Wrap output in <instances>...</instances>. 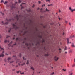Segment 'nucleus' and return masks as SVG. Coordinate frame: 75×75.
Segmentation results:
<instances>
[{
    "label": "nucleus",
    "instance_id": "c9c22d12",
    "mask_svg": "<svg viewBox=\"0 0 75 75\" xmlns=\"http://www.w3.org/2000/svg\"><path fill=\"white\" fill-rule=\"evenodd\" d=\"M18 40V38H16V41H17V40Z\"/></svg>",
    "mask_w": 75,
    "mask_h": 75
},
{
    "label": "nucleus",
    "instance_id": "864d4df0",
    "mask_svg": "<svg viewBox=\"0 0 75 75\" xmlns=\"http://www.w3.org/2000/svg\"><path fill=\"white\" fill-rule=\"evenodd\" d=\"M67 23H68V21H66V23L67 24Z\"/></svg>",
    "mask_w": 75,
    "mask_h": 75
},
{
    "label": "nucleus",
    "instance_id": "a18cd8bd",
    "mask_svg": "<svg viewBox=\"0 0 75 75\" xmlns=\"http://www.w3.org/2000/svg\"><path fill=\"white\" fill-rule=\"evenodd\" d=\"M1 13L2 14L3 16L4 15V13H2L1 12Z\"/></svg>",
    "mask_w": 75,
    "mask_h": 75
},
{
    "label": "nucleus",
    "instance_id": "aec40b11",
    "mask_svg": "<svg viewBox=\"0 0 75 75\" xmlns=\"http://www.w3.org/2000/svg\"><path fill=\"white\" fill-rule=\"evenodd\" d=\"M25 63H24L23 64H21V65H22V66L24 65H25Z\"/></svg>",
    "mask_w": 75,
    "mask_h": 75
},
{
    "label": "nucleus",
    "instance_id": "4468645a",
    "mask_svg": "<svg viewBox=\"0 0 75 75\" xmlns=\"http://www.w3.org/2000/svg\"><path fill=\"white\" fill-rule=\"evenodd\" d=\"M11 28H10L9 29V30H8V32L9 33H10V31H11Z\"/></svg>",
    "mask_w": 75,
    "mask_h": 75
},
{
    "label": "nucleus",
    "instance_id": "f704fd0d",
    "mask_svg": "<svg viewBox=\"0 0 75 75\" xmlns=\"http://www.w3.org/2000/svg\"><path fill=\"white\" fill-rule=\"evenodd\" d=\"M1 3H4V1L3 0H1Z\"/></svg>",
    "mask_w": 75,
    "mask_h": 75
},
{
    "label": "nucleus",
    "instance_id": "f8f14e48",
    "mask_svg": "<svg viewBox=\"0 0 75 75\" xmlns=\"http://www.w3.org/2000/svg\"><path fill=\"white\" fill-rule=\"evenodd\" d=\"M71 46L72 47H75V45H74V43L72 44Z\"/></svg>",
    "mask_w": 75,
    "mask_h": 75
},
{
    "label": "nucleus",
    "instance_id": "ea45409f",
    "mask_svg": "<svg viewBox=\"0 0 75 75\" xmlns=\"http://www.w3.org/2000/svg\"><path fill=\"white\" fill-rule=\"evenodd\" d=\"M69 25H71V23H69Z\"/></svg>",
    "mask_w": 75,
    "mask_h": 75
},
{
    "label": "nucleus",
    "instance_id": "69168bd1",
    "mask_svg": "<svg viewBox=\"0 0 75 75\" xmlns=\"http://www.w3.org/2000/svg\"><path fill=\"white\" fill-rule=\"evenodd\" d=\"M14 37H15V36H16V35H14Z\"/></svg>",
    "mask_w": 75,
    "mask_h": 75
},
{
    "label": "nucleus",
    "instance_id": "49530a36",
    "mask_svg": "<svg viewBox=\"0 0 75 75\" xmlns=\"http://www.w3.org/2000/svg\"><path fill=\"white\" fill-rule=\"evenodd\" d=\"M73 74L72 73H71L70 74H69V75H72Z\"/></svg>",
    "mask_w": 75,
    "mask_h": 75
},
{
    "label": "nucleus",
    "instance_id": "ddd939ff",
    "mask_svg": "<svg viewBox=\"0 0 75 75\" xmlns=\"http://www.w3.org/2000/svg\"><path fill=\"white\" fill-rule=\"evenodd\" d=\"M20 74L21 75L22 74H23V75H24V72L21 73V72H20Z\"/></svg>",
    "mask_w": 75,
    "mask_h": 75
},
{
    "label": "nucleus",
    "instance_id": "4d7b16f0",
    "mask_svg": "<svg viewBox=\"0 0 75 75\" xmlns=\"http://www.w3.org/2000/svg\"><path fill=\"white\" fill-rule=\"evenodd\" d=\"M72 37H74V35H73V36H72Z\"/></svg>",
    "mask_w": 75,
    "mask_h": 75
},
{
    "label": "nucleus",
    "instance_id": "2eb2a0df",
    "mask_svg": "<svg viewBox=\"0 0 75 75\" xmlns=\"http://www.w3.org/2000/svg\"><path fill=\"white\" fill-rule=\"evenodd\" d=\"M69 10H71V11H72V9L71 8V7H70L69 8Z\"/></svg>",
    "mask_w": 75,
    "mask_h": 75
},
{
    "label": "nucleus",
    "instance_id": "20e7f679",
    "mask_svg": "<svg viewBox=\"0 0 75 75\" xmlns=\"http://www.w3.org/2000/svg\"><path fill=\"white\" fill-rule=\"evenodd\" d=\"M4 53V51H3L2 53L1 54V55H0V58L1 57H3L4 56V54H3Z\"/></svg>",
    "mask_w": 75,
    "mask_h": 75
},
{
    "label": "nucleus",
    "instance_id": "f03ea898",
    "mask_svg": "<svg viewBox=\"0 0 75 75\" xmlns=\"http://www.w3.org/2000/svg\"><path fill=\"white\" fill-rule=\"evenodd\" d=\"M20 17V16H18V15H16V17H15V18L17 20H18L19 19V17Z\"/></svg>",
    "mask_w": 75,
    "mask_h": 75
},
{
    "label": "nucleus",
    "instance_id": "de8ad7c7",
    "mask_svg": "<svg viewBox=\"0 0 75 75\" xmlns=\"http://www.w3.org/2000/svg\"><path fill=\"white\" fill-rule=\"evenodd\" d=\"M59 51H61V49L60 48H59Z\"/></svg>",
    "mask_w": 75,
    "mask_h": 75
},
{
    "label": "nucleus",
    "instance_id": "39448f33",
    "mask_svg": "<svg viewBox=\"0 0 75 75\" xmlns=\"http://www.w3.org/2000/svg\"><path fill=\"white\" fill-rule=\"evenodd\" d=\"M54 58L55 60L56 61H57L58 60V59H59V58L57 57V56H55L54 57Z\"/></svg>",
    "mask_w": 75,
    "mask_h": 75
},
{
    "label": "nucleus",
    "instance_id": "0e129e2a",
    "mask_svg": "<svg viewBox=\"0 0 75 75\" xmlns=\"http://www.w3.org/2000/svg\"><path fill=\"white\" fill-rule=\"evenodd\" d=\"M33 74H34V72H33Z\"/></svg>",
    "mask_w": 75,
    "mask_h": 75
},
{
    "label": "nucleus",
    "instance_id": "f257e3e1",
    "mask_svg": "<svg viewBox=\"0 0 75 75\" xmlns=\"http://www.w3.org/2000/svg\"><path fill=\"white\" fill-rule=\"evenodd\" d=\"M14 20V19H11L9 20H8L7 19H6V20L8 22L6 23H3V22H1L2 24L3 25V24H4V25H7V24H8V21H11V20Z\"/></svg>",
    "mask_w": 75,
    "mask_h": 75
},
{
    "label": "nucleus",
    "instance_id": "e433bc0d",
    "mask_svg": "<svg viewBox=\"0 0 75 75\" xmlns=\"http://www.w3.org/2000/svg\"><path fill=\"white\" fill-rule=\"evenodd\" d=\"M16 72L17 74L19 72H20V71H17Z\"/></svg>",
    "mask_w": 75,
    "mask_h": 75
},
{
    "label": "nucleus",
    "instance_id": "7c9ffc66",
    "mask_svg": "<svg viewBox=\"0 0 75 75\" xmlns=\"http://www.w3.org/2000/svg\"><path fill=\"white\" fill-rule=\"evenodd\" d=\"M18 2H19V3H21V1L20 0H19Z\"/></svg>",
    "mask_w": 75,
    "mask_h": 75
},
{
    "label": "nucleus",
    "instance_id": "423d86ee",
    "mask_svg": "<svg viewBox=\"0 0 75 75\" xmlns=\"http://www.w3.org/2000/svg\"><path fill=\"white\" fill-rule=\"evenodd\" d=\"M14 6V5L13 4H12V6H10V7H11V9H13V8H15V7L14 6Z\"/></svg>",
    "mask_w": 75,
    "mask_h": 75
},
{
    "label": "nucleus",
    "instance_id": "9b49d317",
    "mask_svg": "<svg viewBox=\"0 0 75 75\" xmlns=\"http://www.w3.org/2000/svg\"><path fill=\"white\" fill-rule=\"evenodd\" d=\"M28 12H30L31 11V9H29V10H27Z\"/></svg>",
    "mask_w": 75,
    "mask_h": 75
},
{
    "label": "nucleus",
    "instance_id": "37998d69",
    "mask_svg": "<svg viewBox=\"0 0 75 75\" xmlns=\"http://www.w3.org/2000/svg\"><path fill=\"white\" fill-rule=\"evenodd\" d=\"M16 45V43H15V44H14L12 47H13V46H14V45Z\"/></svg>",
    "mask_w": 75,
    "mask_h": 75
},
{
    "label": "nucleus",
    "instance_id": "a878e982",
    "mask_svg": "<svg viewBox=\"0 0 75 75\" xmlns=\"http://www.w3.org/2000/svg\"><path fill=\"white\" fill-rule=\"evenodd\" d=\"M13 62H14V61H12L10 62V63L11 64V63H13Z\"/></svg>",
    "mask_w": 75,
    "mask_h": 75
},
{
    "label": "nucleus",
    "instance_id": "680f3d73",
    "mask_svg": "<svg viewBox=\"0 0 75 75\" xmlns=\"http://www.w3.org/2000/svg\"><path fill=\"white\" fill-rule=\"evenodd\" d=\"M59 52L60 53H61V52L60 51Z\"/></svg>",
    "mask_w": 75,
    "mask_h": 75
},
{
    "label": "nucleus",
    "instance_id": "1a4fd4ad",
    "mask_svg": "<svg viewBox=\"0 0 75 75\" xmlns=\"http://www.w3.org/2000/svg\"><path fill=\"white\" fill-rule=\"evenodd\" d=\"M69 53H72V50H70L69 51Z\"/></svg>",
    "mask_w": 75,
    "mask_h": 75
},
{
    "label": "nucleus",
    "instance_id": "603ef678",
    "mask_svg": "<svg viewBox=\"0 0 75 75\" xmlns=\"http://www.w3.org/2000/svg\"><path fill=\"white\" fill-rule=\"evenodd\" d=\"M15 39V38L14 37L13 38V39L14 40Z\"/></svg>",
    "mask_w": 75,
    "mask_h": 75
},
{
    "label": "nucleus",
    "instance_id": "6e6d98bb",
    "mask_svg": "<svg viewBox=\"0 0 75 75\" xmlns=\"http://www.w3.org/2000/svg\"><path fill=\"white\" fill-rule=\"evenodd\" d=\"M18 67V65H17L16 66V67Z\"/></svg>",
    "mask_w": 75,
    "mask_h": 75
},
{
    "label": "nucleus",
    "instance_id": "13d9d810",
    "mask_svg": "<svg viewBox=\"0 0 75 75\" xmlns=\"http://www.w3.org/2000/svg\"><path fill=\"white\" fill-rule=\"evenodd\" d=\"M40 72H38V74H40Z\"/></svg>",
    "mask_w": 75,
    "mask_h": 75
},
{
    "label": "nucleus",
    "instance_id": "0eeeda50",
    "mask_svg": "<svg viewBox=\"0 0 75 75\" xmlns=\"http://www.w3.org/2000/svg\"><path fill=\"white\" fill-rule=\"evenodd\" d=\"M66 39H67V44H69V38H67Z\"/></svg>",
    "mask_w": 75,
    "mask_h": 75
},
{
    "label": "nucleus",
    "instance_id": "79ce46f5",
    "mask_svg": "<svg viewBox=\"0 0 75 75\" xmlns=\"http://www.w3.org/2000/svg\"><path fill=\"white\" fill-rule=\"evenodd\" d=\"M23 8H24V7H23V6L21 7V9H23Z\"/></svg>",
    "mask_w": 75,
    "mask_h": 75
},
{
    "label": "nucleus",
    "instance_id": "393cba45",
    "mask_svg": "<svg viewBox=\"0 0 75 75\" xmlns=\"http://www.w3.org/2000/svg\"><path fill=\"white\" fill-rule=\"evenodd\" d=\"M23 59L24 60H26V59L25 58L24 59V57H23Z\"/></svg>",
    "mask_w": 75,
    "mask_h": 75
},
{
    "label": "nucleus",
    "instance_id": "4c0bfd02",
    "mask_svg": "<svg viewBox=\"0 0 75 75\" xmlns=\"http://www.w3.org/2000/svg\"><path fill=\"white\" fill-rule=\"evenodd\" d=\"M48 55H49L48 53H47L46 55V56H48Z\"/></svg>",
    "mask_w": 75,
    "mask_h": 75
},
{
    "label": "nucleus",
    "instance_id": "b1692460",
    "mask_svg": "<svg viewBox=\"0 0 75 75\" xmlns=\"http://www.w3.org/2000/svg\"><path fill=\"white\" fill-rule=\"evenodd\" d=\"M7 3H8V2L5 1V3H4V4H7Z\"/></svg>",
    "mask_w": 75,
    "mask_h": 75
},
{
    "label": "nucleus",
    "instance_id": "774afa93",
    "mask_svg": "<svg viewBox=\"0 0 75 75\" xmlns=\"http://www.w3.org/2000/svg\"><path fill=\"white\" fill-rule=\"evenodd\" d=\"M15 70V69H14L13 70V71H14Z\"/></svg>",
    "mask_w": 75,
    "mask_h": 75
},
{
    "label": "nucleus",
    "instance_id": "052dcab7",
    "mask_svg": "<svg viewBox=\"0 0 75 75\" xmlns=\"http://www.w3.org/2000/svg\"><path fill=\"white\" fill-rule=\"evenodd\" d=\"M51 68H52V69H53V67H52Z\"/></svg>",
    "mask_w": 75,
    "mask_h": 75
},
{
    "label": "nucleus",
    "instance_id": "bb28decb",
    "mask_svg": "<svg viewBox=\"0 0 75 75\" xmlns=\"http://www.w3.org/2000/svg\"><path fill=\"white\" fill-rule=\"evenodd\" d=\"M12 42H11L8 45H10V46H11V45H10V44H11V43H12Z\"/></svg>",
    "mask_w": 75,
    "mask_h": 75
},
{
    "label": "nucleus",
    "instance_id": "a19ab883",
    "mask_svg": "<svg viewBox=\"0 0 75 75\" xmlns=\"http://www.w3.org/2000/svg\"><path fill=\"white\" fill-rule=\"evenodd\" d=\"M19 55H20V57H21V53H20V54H19Z\"/></svg>",
    "mask_w": 75,
    "mask_h": 75
},
{
    "label": "nucleus",
    "instance_id": "c85d7f7f",
    "mask_svg": "<svg viewBox=\"0 0 75 75\" xmlns=\"http://www.w3.org/2000/svg\"><path fill=\"white\" fill-rule=\"evenodd\" d=\"M52 4H50V5H48V6H52Z\"/></svg>",
    "mask_w": 75,
    "mask_h": 75
},
{
    "label": "nucleus",
    "instance_id": "5701e85b",
    "mask_svg": "<svg viewBox=\"0 0 75 75\" xmlns=\"http://www.w3.org/2000/svg\"><path fill=\"white\" fill-rule=\"evenodd\" d=\"M27 62L26 63L27 65H28V60H27Z\"/></svg>",
    "mask_w": 75,
    "mask_h": 75
},
{
    "label": "nucleus",
    "instance_id": "c756f323",
    "mask_svg": "<svg viewBox=\"0 0 75 75\" xmlns=\"http://www.w3.org/2000/svg\"><path fill=\"white\" fill-rule=\"evenodd\" d=\"M74 11H75V9H73L71 11V12H73Z\"/></svg>",
    "mask_w": 75,
    "mask_h": 75
},
{
    "label": "nucleus",
    "instance_id": "6e6552de",
    "mask_svg": "<svg viewBox=\"0 0 75 75\" xmlns=\"http://www.w3.org/2000/svg\"><path fill=\"white\" fill-rule=\"evenodd\" d=\"M31 69H32L33 71L34 70V67H31Z\"/></svg>",
    "mask_w": 75,
    "mask_h": 75
},
{
    "label": "nucleus",
    "instance_id": "a211bd4d",
    "mask_svg": "<svg viewBox=\"0 0 75 75\" xmlns=\"http://www.w3.org/2000/svg\"><path fill=\"white\" fill-rule=\"evenodd\" d=\"M0 48L1 50H4V49L1 48V47H0Z\"/></svg>",
    "mask_w": 75,
    "mask_h": 75
},
{
    "label": "nucleus",
    "instance_id": "cd10ccee",
    "mask_svg": "<svg viewBox=\"0 0 75 75\" xmlns=\"http://www.w3.org/2000/svg\"><path fill=\"white\" fill-rule=\"evenodd\" d=\"M46 2H48V1H50V0H46Z\"/></svg>",
    "mask_w": 75,
    "mask_h": 75
},
{
    "label": "nucleus",
    "instance_id": "58836bf2",
    "mask_svg": "<svg viewBox=\"0 0 75 75\" xmlns=\"http://www.w3.org/2000/svg\"><path fill=\"white\" fill-rule=\"evenodd\" d=\"M35 5H33L32 6V7L33 8L34 7Z\"/></svg>",
    "mask_w": 75,
    "mask_h": 75
},
{
    "label": "nucleus",
    "instance_id": "2f4dec72",
    "mask_svg": "<svg viewBox=\"0 0 75 75\" xmlns=\"http://www.w3.org/2000/svg\"><path fill=\"white\" fill-rule=\"evenodd\" d=\"M62 71H66V70L65 69H62Z\"/></svg>",
    "mask_w": 75,
    "mask_h": 75
},
{
    "label": "nucleus",
    "instance_id": "473e14b6",
    "mask_svg": "<svg viewBox=\"0 0 75 75\" xmlns=\"http://www.w3.org/2000/svg\"><path fill=\"white\" fill-rule=\"evenodd\" d=\"M75 64H74L72 66V67H75Z\"/></svg>",
    "mask_w": 75,
    "mask_h": 75
},
{
    "label": "nucleus",
    "instance_id": "c03bdc74",
    "mask_svg": "<svg viewBox=\"0 0 75 75\" xmlns=\"http://www.w3.org/2000/svg\"><path fill=\"white\" fill-rule=\"evenodd\" d=\"M10 37V36H6V38H8V37Z\"/></svg>",
    "mask_w": 75,
    "mask_h": 75
},
{
    "label": "nucleus",
    "instance_id": "7ed1b4c3",
    "mask_svg": "<svg viewBox=\"0 0 75 75\" xmlns=\"http://www.w3.org/2000/svg\"><path fill=\"white\" fill-rule=\"evenodd\" d=\"M13 28L14 29H16V28H18L16 26V25L14 24H13Z\"/></svg>",
    "mask_w": 75,
    "mask_h": 75
},
{
    "label": "nucleus",
    "instance_id": "338daca9",
    "mask_svg": "<svg viewBox=\"0 0 75 75\" xmlns=\"http://www.w3.org/2000/svg\"><path fill=\"white\" fill-rule=\"evenodd\" d=\"M32 75H34V74L33 73Z\"/></svg>",
    "mask_w": 75,
    "mask_h": 75
},
{
    "label": "nucleus",
    "instance_id": "8fccbe9b",
    "mask_svg": "<svg viewBox=\"0 0 75 75\" xmlns=\"http://www.w3.org/2000/svg\"><path fill=\"white\" fill-rule=\"evenodd\" d=\"M38 3H39V4H40V3H41V2H40V1H39V2H38Z\"/></svg>",
    "mask_w": 75,
    "mask_h": 75
},
{
    "label": "nucleus",
    "instance_id": "6ab92c4d",
    "mask_svg": "<svg viewBox=\"0 0 75 75\" xmlns=\"http://www.w3.org/2000/svg\"><path fill=\"white\" fill-rule=\"evenodd\" d=\"M54 72H53L52 73H51V75H54Z\"/></svg>",
    "mask_w": 75,
    "mask_h": 75
},
{
    "label": "nucleus",
    "instance_id": "412c9836",
    "mask_svg": "<svg viewBox=\"0 0 75 75\" xmlns=\"http://www.w3.org/2000/svg\"><path fill=\"white\" fill-rule=\"evenodd\" d=\"M44 6L45 7V4H43V5H42V7H43Z\"/></svg>",
    "mask_w": 75,
    "mask_h": 75
},
{
    "label": "nucleus",
    "instance_id": "f3484780",
    "mask_svg": "<svg viewBox=\"0 0 75 75\" xmlns=\"http://www.w3.org/2000/svg\"><path fill=\"white\" fill-rule=\"evenodd\" d=\"M23 4H25V3H22L20 5L21 6Z\"/></svg>",
    "mask_w": 75,
    "mask_h": 75
},
{
    "label": "nucleus",
    "instance_id": "72a5a7b5",
    "mask_svg": "<svg viewBox=\"0 0 75 75\" xmlns=\"http://www.w3.org/2000/svg\"><path fill=\"white\" fill-rule=\"evenodd\" d=\"M40 10H41L40 12H42V8H41V9H40Z\"/></svg>",
    "mask_w": 75,
    "mask_h": 75
},
{
    "label": "nucleus",
    "instance_id": "9d476101",
    "mask_svg": "<svg viewBox=\"0 0 75 75\" xmlns=\"http://www.w3.org/2000/svg\"><path fill=\"white\" fill-rule=\"evenodd\" d=\"M9 42V41H7V40H6L5 41H4V42H5L6 43V42Z\"/></svg>",
    "mask_w": 75,
    "mask_h": 75
},
{
    "label": "nucleus",
    "instance_id": "4be33fe9",
    "mask_svg": "<svg viewBox=\"0 0 75 75\" xmlns=\"http://www.w3.org/2000/svg\"><path fill=\"white\" fill-rule=\"evenodd\" d=\"M46 11H49V10H48L47 8H46Z\"/></svg>",
    "mask_w": 75,
    "mask_h": 75
},
{
    "label": "nucleus",
    "instance_id": "5fc2aeb1",
    "mask_svg": "<svg viewBox=\"0 0 75 75\" xmlns=\"http://www.w3.org/2000/svg\"><path fill=\"white\" fill-rule=\"evenodd\" d=\"M67 64V67H69V65L68 64Z\"/></svg>",
    "mask_w": 75,
    "mask_h": 75
},
{
    "label": "nucleus",
    "instance_id": "09e8293b",
    "mask_svg": "<svg viewBox=\"0 0 75 75\" xmlns=\"http://www.w3.org/2000/svg\"><path fill=\"white\" fill-rule=\"evenodd\" d=\"M59 13H60L61 12V10H59Z\"/></svg>",
    "mask_w": 75,
    "mask_h": 75
},
{
    "label": "nucleus",
    "instance_id": "bf43d9fd",
    "mask_svg": "<svg viewBox=\"0 0 75 75\" xmlns=\"http://www.w3.org/2000/svg\"><path fill=\"white\" fill-rule=\"evenodd\" d=\"M59 20H60V18H59Z\"/></svg>",
    "mask_w": 75,
    "mask_h": 75
},
{
    "label": "nucleus",
    "instance_id": "dca6fc26",
    "mask_svg": "<svg viewBox=\"0 0 75 75\" xmlns=\"http://www.w3.org/2000/svg\"><path fill=\"white\" fill-rule=\"evenodd\" d=\"M11 59V58H10V57L8 58V61H9V60H10Z\"/></svg>",
    "mask_w": 75,
    "mask_h": 75
},
{
    "label": "nucleus",
    "instance_id": "3c124183",
    "mask_svg": "<svg viewBox=\"0 0 75 75\" xmlns=\"http://www.w3.org/2000/svg\"><path fill=\"white\" fill-rule=\"evenodd\" d=\"M39 9H40V8H38V10H39Z\"/></svg>",
    "mask_w": 75,
    "mask_h": 75
},
{
    "label": "nucleus",
    "instance_id": "e2e57ef3",
    "mask_svg": "<svg viewBox=\"0 0 75 75\" xmlns=\"http://www.w3.org/2000/svg\"><path fill=\"white\" fill-rule=\"evenodd\" d=\"M51 25H53V23H51Z\"/></svg>",
    "mask_w": 75,
    "mask_h": 75
}]
</instances>
